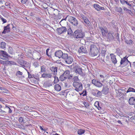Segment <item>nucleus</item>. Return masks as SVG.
Masks as SVG:
<instances>
[{
  "mask_svg": "<svg viewBox=\"0 0 135 135\" xmlns=\"http://www.w3.org/2000/svg\"><path fill=\"white\" fill-rule=\"evenodd\" d=\"M73 85L75 88L74 90L77 92H79L83 89V85L80 82H74Z\"/></svg>",
  "mask_w": 135,
  "mask_h": 135,
  "instance_id": "1",
  "label": "nucleus"
},
{
  "mask_svg": "<svg viewBox=\"0 0 135 135\" xmlns=\"http://www.w3.org/2000/svg\"><path fill=\"white\" fill-rule=\"evenodd\" d=\"M74 36L76 38H82L84 36V33L81 30H77L74 32Z\"/></svg>",
  "mask_w": 135,
  "mask_h": 135,
  "instance_id": "2",
  "label": "nucleus"
},
{
  "mask_svg": "<svg viewBox=\"0 0 135 135\" xmlns=\"http://www.w3.org/2000/svg\"><path fill=\"white\" fill-rule=\"evenodd\" d=\"M89 50H90V53L92 56H94L98 54V50L96 46L94 45H91Z\"/></svg>",
  "mask_w": 135,
  "mask_h": 135,
  "instance_id": "3",
  "label": "nucleus"
},
{
  "mask_svg": "<svg viewBox=\"0 0 135 135\" xmlns=\"http://www.w3.org/2000/svg\"><path fill=\"white\" fill-rule=\"evenodd\" d=\"M120 3L123 5L126 4L128 6V7L130 8L132 7L135 6V3L132 1H128L125 0H120Z\"/></svg>",
  "mask_w": 135,
  "mask_h": 135,
  "instance_id": "4",
  "label": "nucleus"
},
{
  "mask_svg": "<svg viewBox=\"0 0 135 135\" xmlns=\"http://www.w3.org/2000/svg\"><path fill=\"white\" fill-rule=\"evenodd\" d=\"M12 27V28L14 30L15 28L16 27H14L12 24H9L7 25L6 26L4 27V30L2 32V33L5 34L6 33H8L10 31V27Z\"/></svg>",
  "mask_w": 135,
  "mask_h": 135,
  "instance_id": "5",
  "label": "nucleus"
},
{
  "mask_svg": "<svg viewBox=\"0 0 135 135\" xmlns=\"http://www.w3.org/2000/svg\"><path fill=\"white\" fill-rule=\"evenodd\" d=\"M68 21L72 25L76 26L78 24V22L77 19L74 17H69Z\"/></svg>",
  "mask_w": 135,
  "mask_h": 135,
  "instance_id": "6",
  "label": "nucleus"
},
{
  "mask_svg": "<svg viewBox=\"0 0 135 135\" xmlns=\"http://www.w3.org/2000/svg\"><path fill=\"white\" fill-rule=\"evenodd\" d=\"M0 53L2 54V55L0 56L1 58L4 60L8 59V55L6 52L3 51H1Z\"/></svg>",
  "mask_w": 135,
  "mask_h": 135,
  "instance_id": "7",
  "label": "nucleus"
},
{
  "mask_svg": "<svg viewBox=\"0 0 135 135\" xmlns=\"http://www.w3.org/2000/svg\"><path fill=\"white\" fill-rule=\"evenodd\" d=\"M67 29L65 27H62L57 28V31L59 34H61L66 32Z\"/></svg>",
  "mask_w": 135,
  "mask_h": 135,
  "instance_id": "8",
  "label": "nucleus"
},
{
  "mask_svg": "<svg viewBox=\"0 0 135 135\" xmlns=\"http://www.w3.org/2000/svg\"><path fill=\"white\" fill-rule=\"evenodd\" d=\"M128 57L126 56L124 57L123 58L121 59V60L120 61V65H122L123 64H124L125 65H126L129 62V63L130 66H131V64L130 62L128 60L127 58Z\"/></svg>",
  "mask_w": 135,
  "mask_h": 135,
  "instance_id": "9",
  "label": "nucleus"
},
{
  "mask_svg": "<svg viewBox=\"0 0 135 135\" xmlns=\"http://www.w3.org/2000/svg\"><path fill=\"white\" fill-rule=\"evenodd\" d=\"M93 7L97 11H99L100 10H104L105 9L103 7H100L97 4H94Z\"/></svg>",
  "mask_w": 135,
  "mask_h": 135,
  "instance_id": "10",
  "label": "nucleus"
},
{
  "mask_svg": "<svg viewBox=\"0 0 135 135\" xmlns=\"http://www.w3.org/2000/svg\"><path fill=\"white\" fill-rule=\"evenodd\" d=\"M63 55V52L61 50H59L56 51L55 53V56L56 57L60 58L62 55Z\"/></svg>",
  "mask_w": 135,
  "mask_h": 135,
  "instance_id": "11",
  "label": "nucleus"
},
{
  "mask_svg": "<svg viewBox=\"0 0 135 135\" xmlns=\"http://www.w3.org/2000/svg\"><path fill=\"white\" fill-rule=\"evenodd\" d=\"M79 53L82 52L84 53H86L87 52V51L85 47L83 46L80 47L79 50Z\"/></svg>",
  "mask_w": 135,
  "mask_h": 135,
  "instance_id": "12",
  "label": "nucleus"
},
{
  "mask_svg": "<svg viewBox=\"0 0 135 135\" xmlns=\"http://www.w3.org/2000/svg\"><path fill=\"white\" fill-rule=\"evenodd\" d=\"M111 56V61L114 64H115L117 63V61L116 60L115 56L113 54H110Z\"/></svg>",
  "mask_w": 135,
  "mask_h": 135,
  "instance_id": "13",
  "label": "nucleus"
},
{
  "mask_svg": "<svg viewBox=\"0 0 135 135\" xmlns=\"http://www.w3.org/2000/svg\"><path fill=\"white\" fill-rule=\"evenodd\" d=\"M73 61V58L72 57L70 56H68L65 60V62L68 64H71Z\"/></svg>",
  "mask_w": 135,
  "mask_h": 135,
  "instance_id": "14",
  "label": "nucleus"
},
{
  "mask_svg": "<svg viewBox=\"0 0 135 135\" xmlns=\"http://www.w3.org/2000/svg\"><path fill=\"white\" fill-rule=\"evenodd\" d=\"M57 68L56 67L52 66L50 68V70L53 72V74L55 76L57 75Z\"/></svg>",
  "mask_w": 135,
  "mask_h": 135,
  "instance_id": "15",
  "label": "nucleus"
},
{
  "mask_svg": "<svg viewBox=\"0 0 135 135\" xmlns=\"http://www.w3.org/2000/svg\"><path fill=\"white\" fill-rule=\"evenodd\" d=\"M129 103L130 105H134L135 104V98L133 97H130L129 100Z\"/></svg>",
  "mask_w": 135,
  "mask_h": 135,
  "instance_id": "16",
  "label": "nucleus"
},
{
  "mask_svg": "<svg viewBox=\"0 0 135 135\" xmlns=\"http://www.w3.org/2000/svg\"><path fill=\"white\" fill-rule=\"evenodd\" d=\"M99 28L103 35L104 36H105L106 34L108 33V31L106 29H104L102 27H100Z\"/></svg>",
  "mask_w": 135,
  "mask_h": 135,
  "instance_id": "17",
  "label": "nucleus"
},
{
  "mask_svg": "<svg viewBox=\"0 0 135 135\" xmlns=\"http://www.w3.org/2000/svg\"><path fill=\"white\" fill-rule=\"evenodd\" d=\"M109 89L107 86L103 87V89L102 91V93L105 94H107L109 92Z\"/></svg>",
  "mask_w": 135,
  "mask_h": 135,
  "instance_id": "18",
  "label": "nucleus"
},
{
  "mask_svg": "<svg viewBox=\"0 0 135 135\" xmlns=\"http://www.w3.org/2000/svg\"><path fill=\"white\" fill-rule=\"evenodd\" d=\"M76 73L79 74L81 75H83L84 74L82 72V69L81 68H78L75 70Z\"/></svg>",
  "mask_w": 135,
  "mask_h": 135,
  "instance_id": "19",
  "label": "nucleus"
},
{
  "mask_svg": "<svg viewBox=\"0 0 135 135\" xmlns=\"http://www.w3.org/2000/svg\"><path fill=\"white\" fill-rule=\"evenodd\" d=\"M81 17L83 19L84 22L87 24H89V22L88 19L83 15H81Z\"/></svg>",
  "mask_w": 135,
  "mask_h": 135,
  "instance_id": "20",
  "label": "nucleus"
},
{
  "mask_svg": "<svg viewBox=\"0 0 135 135\" xmlns=\"http://www.w3.org/2000/svg\"><path fill=\"white\" fill-rule=\"evenodd\" d=\"M54 88L55 90L58 91H60L61 89V86L59 84H55L54 86Z\"/></svg>",
  "mask_w": 135,
  "mask_h": 135,
  "instance_id": "21",
  "label": "nucleus"
},
{
  "mask_svg": "<svg viewBox=\"0 0 135 135\" xmlns=\"http://www.w3.org/2000/svg\"><path fill=\"white\" fill-rule=\"evenodd\" d=\"M42 76L43 78H51L52 76V74L51 73H44L42 75Z\"/></svg>",
  "mask_w": 135,
  "mask_h": 135,
  "instance_id": "22",
  "label": "nucleus"
},
{
  "mask_svg": "<svg viewBox=\"0 0 135 135\" xmlns=\"http://www.w3.org/2000/svg\"><path fill=\"white\" fill-rule=\"evenodd\" d=\"M3 15L5 17L8 18L9 16V13L7 11H4L2 13Z\"/></svg>",
  "mask_w": 135,
  "mask_h": 135,
  "instance_id": "23",
  "label": "nucleus"
},
{
  "mask_svg": "<svg viewBox=\"0 0 135 135\" xmlns=\"http://www.w3.org/2000/svg\"><path fill=\"white\" fill-rule=\"evenodd\" d=\"M131 92L135 93V89L133 88L129 87L127 91H126V93H128Z\"/></svg>",
  "mask_w": 135,
  "mask_h": 135,
  "instance_id": "24",
  "label": "nucleus"
},
{
  "mask_svg": "<svg viewBox=\"0 0 135 135\" xmlns=\"http://www.w3.org/2000/svg\"><path fill=\"white\" fill-rule=\"evenodd\" d=\"M125 42L127 44L131 45L132 44L133 41L131 39L129 40L126 39Z\"/></svg>",
  "mask_w": 135,
  "mask_h": 135,
  "instance_id": "25",
  "label": "nucleus"
},
{
  "mask_svg": "<svg viewBox=\"0 0 135 135\" xmlns=\"http://www.w3.org/2000/svg\"><path fill=\"white\" fill-rule=\"evenodd\" d=\"M96 85H94L97 87L99 88L103 86L102 84L100 82V81H97V82L96 83Z\"/></svg>",
  "mask_w": 135,
  "mask_h": 135,
  "instance_id": "26",
  "label": "nucleus"
},
{
  "mask_svg": "<svg viewBox=\"0 0 135 135\" xmlns=\"http://www.w3.org/2000/svg\"><path fill=\"white\" fill-rule=\"evenodd\" d=\"M67 78L63 74L61 75L59 77L60 79L62 81H64Z\"/></svg>",
  "mask_w": 135,
  "mask_h": 135,
  "instance_id": "27",
  "label": "nucleus"
},
{
  "mask_svg": "<svg viewBox=\"0 0 135 135\" xmlns=\"http://www.w3.org/2000/svg\"><path fill=\"white\" fill-rule=\"evenodd\" d=\"M41 72H45L46 71V67L44 65H42L41 67Z\"/></svg>",
  "mask_w": 135,
  "mask_h": 135,
  "instance_id": "28",
  "label": "nucleus"
},
{
  "mask_svg": "<svg viewBox=\"0 0 135 135\" xmlns=\"http://www.w3.org/2000/svg\"><path fill=\"white\" fill-rule=\"evenodd\" d=\"M78 133L79 135H81L85 132V130L83 129H80L78 131Z\"/></svg>",
  "mask_w": 135,
  "mask_h": 135,
  "instance_id": "29",
  "label": "nucleus"
},
{
  "mask_svg": "<svg viewBox=\"0 0 135 135\" xmlns=\"http://www.w3.org/2000/svg\"><path fill=\"white\" fill-rule=\"evenodd\" d=\"M24 61L23 60H20L19 59L18 60V62L20 64L22 67H23V65H24Z\"/></svg>",
  "mask_w": 135,
  "mask_h": 135,
  "instance_id": "30",
  "label": "nucleus"
},
{
  "mask_svg": "<svg viewBox=\"0 0 135 135\" xmlns=\"http://www.w3.org/2000/svg\"><path fill=\"white\" fill-rule=\"evenodd\" d=\"M45 85L47 87H50L52 86V84L51 82H47L45 83Z\"/></svg>",
  "mask_w": 135,
  "mask_h": 135,
  "instance_id": "31",
  "label": "nucleus"
},
{
  "mask_svg": "<svg viewBox=\"0 0 135 135\" xmlns=\"http://www.w3.org/2000/svg\"><path fill=\"white\" fill-rule=\"evenodd\" d=\"M70 74V71L68 70H66L63 74L66 78H67L69 76Z\"/></svg>",
  "mask_w": 135,
  "mask_h": 135,
  "instance_id": "32",
  "label": "nucleus"
},
{
  "mask_svg": "<svg viewBox=\"0 0 135 135\" xmlns=\"http://www.w3.org/2000/svg\"><path fill=\"white\" fill-rule=\"evenodd\" d=\"M0 20H1L2 22H3V23H6L7 22V21L6 19L4 18L2 16H1L0 17Z\"/></svg>",
  "mask_w": 135,
  "mask_h": 135,
  "instance_id": "33",
  "label": "nucleus"
},
{
  "mask_svg": "<svg viewBox=\"0 0 135 135\" xmlns=\"http://www.w3.org/2000/svg\"><path fill=\"white\" fill-rule=\"evenodd\" d=\"M24 65H23V67H29L30 66V64L27 62L24 61Z\"/></svg>",
  "mask_w": 135,
  "mask_h": 135,
  "instance_id": "34",
  "label": "nucleus"
},
{
  "mask_svg": "<svg viewBox=\"0 0 135 135\" xmlns=\"http://www.w3.org/2000/svg\"><path fill=\"white\" fill-rule=\"evenodd\" d=\"M117 11L121 14L123 13L122 9L121 7H117Z\"/></svg>",
  "mask_w": 135,
  "mask_h": 135,
  "instance_id": "35",
  "label": "nucleus"
},
{
  "mask_svg": "<svg viewBox=\"0 0 135 135\" xmlns=\"http://www.w3.org/2000/svg\"><path fill=\"white\" fill-rule=\"evenodd\" d=\"M68 56L67 54L63 53V55H62V56H61V57H62V59H64L65 61Z\"/></svg>",
  "mask_w": 135,
  "mask_h": 135,
  "instance_id": "36",
  "label": "nucleus"
},
{
  "mask_svg": "<svg viewBox=\"0 0 135 135\" xmlns=\"http://www.w3.org/2000/svg\"><path fill=\"white\" fill-rule=\"evenodd\" d=\"M108 37L109 40H112L113 38L112 35L111 33H109L108 35Z\"/></svg>",
  "mask_w": 135,
  "mask_h": 135,
  "instance_id": "37",
  "label": "nucleus"
},
{
  "mask_svg": "<svg viewBox=\"0 0 135 135\" xmlns=\"http://www.w3.org/2000/svg\"><path fill=\"white\" fill-rule=\"evenodd\" d=\"M1 46H0L2 49L4 48L5 47L6 43L4 42H2L0 43Z\"/></svg>",
  "mask_w": 135,
  "mask_h": 135,
  "instance_id": "38",
  "label": "nucleus"
},
{
  "mask_svg": "<svg viewBox=\"0 0 135 135\" xmlns=\"http://www.w3.org/2000/svg\"><path fill=\"white\" fill-rule=\"evenodd\" d=\"M33 65L35 67L37 68L39 67V63L35 61L33 64Z\"/></svg>",
  "mask_w": 135,
  "mask_h": 135,
  "instance_id": "39",
  "label": "nucleus"
},
{
  "mask_svg": "<svg viewBox=\"0 0 135 135\" xmlns=\"http://www.w3.org/2000/svg\"><path fill=\"white\" fill-rule=\"evenodd\" d=\"M54 83L56 84L59 81L58 78L56 76H55L54 77Z\"/></svg>",
  "mask_w": 135,
  "mask_h": 135,
  "instance_id": "40",
  "label": "nucleus"
},
{
  "mask_svg": "<svg viewBox=\"0 0 135 135\" xmlns=\"http://www.w3.org/2000/svg\"><path fill=\"white\" fill-rule=\"evenodd\" d=\"M8 52L10 54H12L13 53V50L11 47H9L8 49Z\"/></svg>",
  "mask_w": 135,
  "mask_h": 135,
  "instance_id": "41",
  "label": "nucleus"
},
{
  "mask_svg": "<svg viewBox=\"0 0 135 135\" xmlns=\"http://www.w3.org/2000/svg\"><path fill=\"white\" fill-rule=\"evenodd\" d=\"M23 73L22 72L20 71H17L16 75V76H22V75Z\"/></svg>",
  "mask_w": 135,
  "mask_h": 135,
  "instance_id": "42",
  "label": "nucleus"
},
{
  "mask_svg": "<svg viewBox=\"0 0 135 135\" xmlns=\"http://www.w3.org/2000/svg\"><path fill=\"white\" fill-rule=\"evenodd\" d=\"M100 78L99 79L102 82H103L104 81V76L102 75H100L99 76Z\"/></svg>",
  "mask_w": 135,
  "mask_h": 135,
  "instance_id": "43",
  "label": "nucleus"
},
{
  "mask_svg": "<svg viewBox=\"0 0 135 135\" xmlns=\"http://www.w3.org/2000/svg\"><path fill=\"white\" fill-rule=\"evenodd\" d=\"M79 80V79L77 76H75L73 77V80L74 81V82H77V81H78Z\"/></svg>",
  "mask_w": 135,
  "mask_h": 135,
  "instance_id": "44",
  "label": "nucleus"
},
{
  "mask_svg": "<svg viewBox=\"0 0 135 135\" xmlns=\"http://www.w3.org/2000/svg\"><path fill=\"white\" fill-rule=\"evenodd\" d=\"M82 103L84 105L85 107L86 108L89 106V104L88 103L83 102Z\"/></svg>",
  "mask_w": 135,
  "mask_h": 135,
  "instance_id": "45",
  "label": "nucleus"
},
{
  "mask_svg": "<svg viewBox=\"0 0 135 135\" xmlns=\"http://www.w3.org/2000/svg\"><path fill=\"white\" fill-rule=\"evenodd\" d=\"M72 31L70 28H69L68 30V33L69 35H70L72 34Z\"/></svg>",
  "mask_w": 135,
  "mask_h": 135,
  "instance_id": "46",
  "label": "nucleus"
},
{
  "mask_svg": "<svg viewBox=\"0 0 135 135\" xmlns=\"http://www.w3.org/2000/svg\"><path fill=\"white\" fill-rule=\"evenodd\" d=\"M6 112L4 110H2L1 109H0V114H6Z\"/></svg>",
  "mask_w": 135,
  "mask_h": 135,
  "instance_id": "47",
  "label": "nucleus"
},
{
  "mask_svg": "<svg viewBox=\"0 0 135 135\" xmlns=\"http://www.w3.org/2000/svg\"><path fill=\"white\" fill-rule=\"evenodd\" d=\"M10 65H17L16 63L15 62L12 61H9Z\"/></svg>",
  "mask_w": 135,
  "mask_h": 135,
  "instance_id": "48",
  "label": "nucleus"
},
{
  "mask_svg": "<svg viewBox=\"0 0 135 135\" xmlns=\"http://www.w3.org/2000/svg\"><path fill=\"white\" fill-rule=\"evenodd\" d=\"M18 121L20 123H22L23 121V117H20L18 119Z\"/></svg>",
  "mask_w": 135,
  "mask_h": 135,
  "instance_id": "49",
  "label": "nucleus"
},
{
  "mask_svg": "<svg viewBox=\"0 0 135 135\" xmlns=\"http://www.w3.org/2000/svg\"><path fill=\"white\" fill-rule=\"evenodd\" d=\"M6 108L8 110V113H11L12 112V111L11 110L10 108L8 106H6Z\"/></svg>",
  "mask_w": 135,
  "mask_h": 135,
  "instance_id": "50",
  "label": "nucleus"
},
{
  "mask_svg": "<svg viewBox=\"0 0 135 135\" xmlns=\"http://www.w3.org/2000/svg\"><path fill=\"white\" fill-rule=\"evenodd\" d=\"M96 92L97 93V94L98 96H100L101 95V92L97 90H96Z\"/></svg>",
  "mask_w": 135,
  "mask_h": 135,
  "instance_id": "51",
  "label": "nucleus"
},
{
  "mask_svg": "<svg viewBox=\"0 0 135 135\" xmlns=\"http://www.w3.org/2000/svg\"><path fill=\"white\" fill-rule=\"evenodd\" d=\"M97 81L95 79H93L92 80L91 83L94 85H96V83L97 82Z\"/></svg>",
  "mask_w": 135,
  "mask_h": 135,
  "instance_id": "52",
  "label": "nucleus"
},
{
  "mask_svg": "<svg viewBox=\"0 0 135 135\" xmlns=\"http://www.w3.org/2000/svg\"><path fill=\"white\" fill-rule=\"evenodd\" d=\"M18 126V128L23 129L25 130V128L22 125H19Z\"/></svg>",
  "mask_w": 135,
  "mask_h": 135,
  "instance_id": "53",
  "label": "nucleus"
},
{
  "mask_svg": "<svg viewBox=\"0 0 135 135\" xmlns=\"http://www.w3.org/2000/svg\"><path fill=\"white\" fill-rule=\"evenodd\" d=\"M99 104V102L98 101H96L94 103V106L96 107H98Z\"/></svg>",
  "mask_w": 135,
  "mask_h": 135,
  "instance_id": "54",
  "label": "nucleus"
},
{
  "mask_svg": "<svg viewBox=\"0 0 135 135\" xmlns=\"http://www.w3.org/2000/svg\"><path fill=\"white\" fill-rule=\"evenodd\" d=\"M28 0H21V2L23 4H25L27 2Z\"/></svg>",
  "mask_w": 135,
  "mask_h": 135,
  "instance_id": "55",
  "label": "nucleus"
},
{
  "mask_svg": "<svg viewBox=\"0 0 135 135\" xmlns=\"http://www.w3.org/2000/svg\"><path fill=\"white\" fill-rule=\"evenodd\" d=\"M8 59H6V60H7V61H6V66L8 65H10V63H9V61L7 60Z\"/></svg>",
  "mask_w": 135,
  "mask_h": 135,
  "instance_id": "56",
  "label": "nucleus"
},
{
  "mask_svg": "<svg viewBox=\"0 0 135 135\" xmlns=\"http://www.w3.org/2000/svg\"><path fill=\"white\" fill-rule=\"evenodd\" d=\"M80 42V43H82L83 44H84L85 43V41L83 39H81V40Z\"/></svg>",
  "mask_w": 135,
  "mask_h": 135,
  "instance_id": "57",
  "label": "nucleus"
},
{
  "mask_svg": "<svg viewBox=\"0 0 135 135\" xmlns=\"http://www.w3.org/2000/svg\"><path fill=\"white\" fill-rule=\"evenodd\" d=\"M29 108L28 106H26L25 107L24 109L25 110H28L29 109Z\"/></svg>",
  "mask_w": 135,
  "mask_h": 135,
  "instance_id": "58",
  "label": "nucleus"
},
{
  "mask_svg": "<svg viewBox=\"0 0 135 135\" xmlns=\"http://www.w3.org/2000/svg\"><path fill=\"white\" fill-rule=\"evenodd\" d=\"M49 49H47L46 51V55L47 56H49V54L48 53V51H49Z\"/></svg>",
  "mask_w": 135,
  "mask_h": 135,
  "instance_id": "59",
  "label": "nucleus"
},
{
  "mask_svg": "<svg viewBox=\"0 0 135 135\" xmlns=\"http://www.w3.org/2000/svg\"><path fill=\"white\" fill-rule=\"evenodd\" d=\"M96 108H97V109L99 110H101L102 109V108L99 105V104L98 106V107H97Z\"/></svg>",
  "mask_w": 135,
  "mask_h": 135,
  "instance_id": "60",
  "label": "nucleus"
},
{
  "mask_svg": "<svg viewBox=\"0 0 135 135\" xmlns=\"http://www.w3.org/2000/svg\"><path fill=\"white\" fill-rule=\"evenodd\" d=\"M28 77L29 78H31L32 77V75L28 73Z\"/></svg>",
  "mask_w": 135,
  "mask_h": 135,
  "instance_id": "61",
  "label": "nucleus"
},
{
  "mask_svg": "<svg viewBox=\"0 0 135 135\" xmlns=\"http://www.w3.org/2000/svg\"><path fill=\"white\" fill-rule=\"evenodd\" d=\"M1 63L2 64L5 65H6V61H4L2 60L1 61Z\"/></svg>",
  "mask_w": 135,
  "mask_h": 135,
  "instance_id": "62",
  "label": "nucleus"
},
{
  "mask_svg": "<svg viewBox=\"0 0 135 135\" xmlns=\"http://www.w3.org/2000/svg\"><path fill=\"white\" fill-rule=\"evenodd\" d=\"M40 128L41 130H42L43 131H45V129H44L41 126H40Z\"/></svg>",
  "mask_w": 135,
  "mask_h": 135,
  "instance_id": "63",
  "label": "nucleus"
},
{
  "mask_svg": "<svg viewBox=\"0 0 135 135\" xmlns=\"http://www.w3.org/2000/svg\"><path fill=\"white\" fill-rule=\"evenodd\" d=\"M5 5L6 6H10V3H5Z\"/></svg>",
  "mask_w": 135,
  "mask_h": 135,
  "instance_id": "64",
  "label": "nucleus"
}]
</instances>
